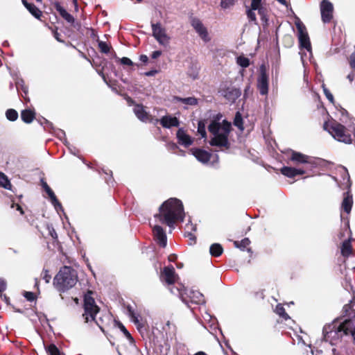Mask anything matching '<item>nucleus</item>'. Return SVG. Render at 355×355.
I'll return each instance as SVG.
<instances>
[{
	"label": "nucleus",
	"mask_w": 355,
	"mask_h": 355,
	"mask_svg": "<svg viewBox=\"0 0 355 355\" xmlns=\"http://www.w3.org/2000/svg\"><path fill=\"white\" fill-rule=\"evenodd\" d=\"M159 211V214L154 216L155 219L167 225L171 229L175 228L176 222H182L185 216L182 202L176 198H171L164 202Z\"/></svg>",
	"instance_id": "1"
},
{
	"label": "nucleus",
	"mask_w": 355,
	"mask_h": 355,
	"mask_svg": "<svg viewBox=\"0 0 355 355\" xmlns=\"http://www.w3.org/2000/svg\"><path fill=\"white\" fill-rule=\"evenodd\" d=\"M324 129L327 131L336 140L347 144H351L353 141L352 133L355 137V125L354 121L352 125L346 128L345 125L336 121H329L324 123Z\"/></svg>",
	"instance_id": "2"
},
{
	"label": "nucleus",
	"mask_w": 355,
	"mask_h": 355,
	"mask_svg": "<svg viewBox=\"0 0 355 355\" xmlns=\"http://www.w3.org/2000/svg\"><path fill=\"white\" fill-rule=\"evenodd\" d=\"M230 129L231 124L226 121H223L222 123L212 121L208 126L209 131L213 135L210 144L218 147L227 146Z\"/></svg>",
	"instance_id": "3"
},
{
	"label": "nucleus",
	"mask_w": 355,
	"mask_h": 355,
	"mask_svg": "<svg viewBox=\"0 0 355 355\" xmlns=\"http://www.w3.org/2000/svg\"><path fill=\"white\" fill-rule=\"evenodd\" d=\"M78 282L76 271L69 266L61 268L53 279V285L60 292L73 287Z\"/></svg>",
	"instance_id": "4"
},
{
	"label": "nucleus",
	"mask_w": 355,
	"mask_h": 355,
	"mask_svg": "<svg viewBox=\"0 0 355 355\" xmlns=\"http://www.w3.org/2000/svg\"><path fill=\"white\" fill-rule=\"evenodd\" d=\"M323 340L331 345H336L344 336L343 329L338 320L324 325L322 330Z\"/></svg>",
	"instance_id": "5"
},
{
	"label": "nucleus",
	"mask_w": 355,
	"mask_h": 355,
	"mask_svg": "<svg viewBox=\"0 0 355 355\" xmlns=\"http://www.w3.org/2000/svg\"><path fill=\"white\" fill-rule=\"evenodd\" d=\"M170 290L173 294L180 295L182 302L187 304L189 303L202 304L205 303L203 295L198 291L187 290L184 288L175 286L171 287Z\"/></svg>",
	"instance_id": "6"
},
{
	"label": "nucleus",
	"mask_w": 355,
	"mask_h": 355,
	"mask_svg": "<svg viewBox=\"0 0 355 355\" xmlns=\"http://www.w3.org/2000/svg\"><path fill=\"white\" fill-rule=\"evenodd\" d=\"M92 292L89 291L85 295L84 298V310L83 317L85 322H89L95 320L96 314L99 312V308L96 304L94 298L91 296Z\"/></svg>",
	"instance_id": "7"
},
{
	"label": "nucleus",
	"mask_w": 355,
	"mask_h": 355,
	"mask_svg": "<svg viewBox=\"0 0 355 355\" xmlns=\"http://www.w3.org/2000/svg\"><path fill=\"white\" fill-rule=\"evenodd\" d=\"M152 35L156 41L163 46H168L171 42V37L167 34L166 29L160 22H151Z\"/></svg>",
	"instance_id": "8"
},
{
	"label": "nucleus",
	"mask_w": 355,
	"mask_h": 355,
	"mask_svg": "<svg viewBox=\"0 0 355 355\" xmlns=\"http://www.w3.org/2000/svg\"><path fill=\"white\" fill-rule=\"evenodd\" d=\"M296 26L300 47L311 53V45L305 26L300 23L297 24Z\"/></svg>",
	"instance_id": "9"
},
{
	"label": "nucleus",
	"mask_w": 355,
	"mask_h": 355,
	"mask_svg": "<svg viewBox=\"0 0 355 355\" xmlns=\"http://www.w3.org/2000/svg\"><path fill=\"white\" fill-rule=\"evenodd\" d=\"M257 89L262 96H266L268 93V76L263 67H261L260 73L257 78Z\"/></svg>",
	"instance_id": "10"
},
{
	"label": "nucleus",
	"mask_w": 355,
	"mask_h": 355,
	"mask_svg": "<svg viewBox=\"0 0 355 355\" xmlns=\"http://www.w3.org/2000/svg\"><path fill=\"white\" fill-rule=\"evenodd\" d=\"M320 12L324 23H329L333 18L334 6L328 0H322L320 3Z\"/></svg>",
	"instance_id": "11"
},
{
	"label": "nucleus",
	"mask_w": 355,
	"mask_h": 355,
	"mask_svg": "<svg viewBox=\"0 0 355 355\" xmlns=\"http://www.w3.org/2000/svg\"><path fill=\"white\" fill-rule=\"evenodd\" d=\"M191 26L204 42H207L210 41L211 39L207 29L199 19H192Z\"/></svg>",
	"instance_id": "12"
},
{
	"label": "nucleus",
	"mask_w": 355,
	"mask_h": 355,
	"mask_svg": "<svg viewBox=\"0 0 355 355\" xmlns=\"http://www.w3.org/2000/svg\"><path fill=\"white\" fill-rule=\"evenodd\" d=\"M221 96H223L227 101L234 103L241 96V92L239 89L234 87H228L220 91Z\"/></svg>",
	"instance_id": "13"
},
{
	"label": "nucleus",
	"mask_w": 355,
	"mask_h": 355,
	"mask_svg": "<svg viewBox=\"0 0 355 355\" xmlns=\"http://www.w3.org/2000/svg\"><path fill=\"white\" fill-rule=\"evenodd\" d=\"M153 232L158 244L160 246L165 248L167 244V238L164 229L158 225H155L153 227Z\"/></svg>",
	"instance_id": "14"
},
{
	"label": "nucleus",
	"mask_w": 355,
	"mask_h": 355,
	"mask_svg": "<svg viewBox=\"0 0 355 355\" xmlns=\"http://www.w3.org/2000/svg\"><path fill=\"white\" fill-rule=\"evenodd\" d=\"M344 335H351L355 340V315L351 318L340 322Z\"/></svg>",
	"instance_id": "15"
},
{
	"label": "nucleus",
	"mask_w": 355,
	"mask_h": 355,
	"mask_svg": "<svg viewBox=\"0 0 355 355\" xmlns=\"http://www.w3.org/2000/svg\"><path fill=\"white\" fill-rule=\"evenodd\" d=\"M178 142L179 144L184 146H190L193 142V139L186 132L183 128H179L176 133Z\"/></svg>",
	"instance_id": "16"
},
{
	"label": "nucleus",
	"mask_w": 355,
	"mask_h": 355,
	"mask_svg": "<svg viewBox=\"0 0 355 355\" xmlns=\"http://www.w3.org/2000/svg\"><path fill=\"white\" fill-rule=\"evenodd\" d=\"M162 278L169 285L173 284L177 279L175 269L173 266L165 267L163 269Z\"/></svg>",
	"instance_id": "17"
},
{
	"label": "nucleus",
	"mask_w": 355,
	"mask_h": 355,
	"mask_svg": "<svg viewBox=\"0 0 355 355\" xmlns=\"http://www.w3.org/2000/svg\"><path fill=\"white\" fill-rule=\"evenodd\" d=\"M159 121L162 126L164 128L178 127L180 125L178 119L171 115L164 116L159 120Z\"/></svg>",
	"instance_id": "18"
},
{
	"label": "nucleus",
	"mask_w": 355,
	"mask_h": 355,
	"mask_svg": "<svg viewBox=\"0 0 355 355\" xmlns=\"http://www.w3.org/2000/svg\"><path fill=\"white\" fill-rule=\"evenodd\" d=\"M192 155L200 162L202 164H207L209 162L211 155L209 152L199 149V148H193L191 150Z\"/></svg>",
	"instance_id": "19"
},
{
	"label": "nucleus",
	"mask_w": 355,
	"mask_h": 355,
	"mask_svg": "<svg viewBox=\"0 0 355 355\" xmlns=\"http://www.w3.org/2000/svg\"><path fill=\"white\" fill-rule=\"evenodd\" d=\"M291 160L296 164H312L311 158L299 152L292 151Z\"/></svg>",
	"instance_id": "20"
},
{
	"label": "nucleus",
	"mask_w": 355,
	"mask_h": 355,
	"mask_svg": "<svg viewBox=\"0 0 355 355\" xmlns=\"http://www.w3.org/2000/svg\"><path fill=\"white\" fill-rule=\"evenodd\" d=\"M133 111L137 117L141 121L147 122L150 121V115L145 111L143 105H136Z\"/></svg>",
	"instance_id": "21"
},
{
	"label": "nucleus",
	"mask_w": 355,
	"mask_h": 355,
	"mask_svg": "<svg viewBox=\"0 0 355 355\" xmlns=\"http://www.w3.org/2000/svg\"><path fill=\"white\" fill-rule=\"evenodd\" d=\"M281 173L286 177L294 178L295 176H296L297 175L304 174L305 171L301 168H297L289 167V166H284L281 169Z\"/></svg>",
	"instance_id": "22"
},
{
	"label": "nucleus",
	"mask_w": 355,
	"mask_h": 355,
	"mask_svg": "<svg viewBox=\"0 0 355 355\" xmlns=\"http://www.w3.org/2000/svg\"><path fill=\"white\" fill-rule=\"evenodd\" d=\"M128 316L130 318V320L135 323L138 329L143 328L144 327V323L139 319L140 316L136 313L130 306L127 308Z\"/></svg>",
	"instance_id": "23"
},
{
	"label": "nucleus",
	"mask_w": 355,
	"mask_h": 355,
	"mask_svg": "<svg viewBox=\"0 0 355 355\" xmlns=\"http://www.w3.org/2000/svg\"><path fill=\"white\" fill-rule=\"evenodd\" d=\"M55 8L60 15L69 23L73 24L74 22L73 17L69 14L64 8L59 3L55 4Z\"/></svg>",
	"instance_id": "24"
},
{
	"label": "nucleus",
	"mask_w": 355,
	"mask_h": 355,
	"mask_svg": "<svg viewBox=\"0 0 355 355\" xmlns=\"http://www.w3.org/2000/svg\"><path fill=\"white\" fill-rule=\"evenodd\" d=\"M353 204L352 196L349 194V193H346V196L344 197L343 200L341 207L347 214H349L352 209Z\"/></svg>",
	"instance_id": "25"
},
{
	"label": "nucleus",
	"mask_w": 355,
	"mask_h": 355,
	"mask_svg": "<svg viewBox=\"0 0 355 355\" xmlns=\"http://www.w3.org/2000/svg\"><path fill=\"white\" fill-rule=\"evenodd\" d=\"M22 3L24 6L27 8V10L37 19H40L42 15V12L38 8H37L34 4L29 3L25 0H22Z\"/></svg>",
	"instance_id": "26"
},
{
	"label": "nucleus",
	"mask_w": 355,
	"mask_h": 355,
	"mask_svg": "<svg viewBox=\"0 0 355 355\" xmlns=\"http://www.w3.org/2000/svg\"><path fill=\"white\" fill-rule=\"evenodd\" d=\"M35 117V113L30 110H23L21 113V118L23 121L26 123H30L33 121Z\"/></svg>",
	"instance_id": "27"
},
{
	"label": "nucleus",
	"mask_w": 355,
	"mask_h": 355,
	"mask_svg": "<svg viewBox=\"0 0 355 355\" xmlns=\"http://www.w3.org/2000/svg\"><path fill=\"white\" fill-rule=\"evenodd\" d=\"M223 252V247L219 243H214L209 248V252L214 257H219Z\"/></svg>",
	"instance_id": "28"
},
{
	"label": "nucleus",
	"mask_w": 355,
	"mask_h": 355,
	"mask_svg": "<svg viewBox=\"0 0 355 355\" xmlns=\"http://www.w3.org/2000/svg\"><path fill=\"white\" fill-rule=\"evenodd\" d=\"M236 63L243 69L250 66V60L244 55H239L236 58Z\"/></svg>",
	"instance_id": "29"
},
{
	"label": "nucleus",
	"mask_w": 355,
	"mask_h": 355,
	"mask_svg": "<svg viewBox=\"0 0 355 355\" xmlns=\"http://www.w3.org/2000/svg\"><path fill=\"white\" fill-rule=\"evenodd\" d=\"M51 200L52 205L54 206L55 209L58 211L59 209L62 210V205L58 200L54 192L51 190L50 192L46 193Z\"/></svg>",
	"instance_id": "30"
},
{
	"label": "nucleus",
	"mask_w": 355,
	"mask_h": 355,
	"mask_svg": "<svg viewBox=\"0 0 355 355\" xmlns=\"http://www.w3.org/2000/svg\"><path fill=\"white\" fill-rule=\"evenodd\" d=\"M352 252V247L349 241H345L342 243L341 254L344 257H348Z\"/></svg>",
	"instance_id": "31"
},
{
	"label": "nucleus",
	"mask_w": 355,
	"mask_h": 355,
	"mask_svg": "<svg viewBox=\"0 0 355 355\" xmlns=\"http://www.w3.org/2000/svg\"><path fill=\"white\" fill-rule=\"evenodd\" d=\"M175 99L179 102H181L182 103L189 105H196L198 103V100L194 97H187V98L176 97Z\"/></svg>",
	"instance_id": "32"
},
{
	"label": "nucleus",
	"mask_w": 355,
	"mask_h": 355,
	"mask_svg": "<svg viewBox=\"0 0 355 355\" xmlns=\"http://www.w3.org/2000/svg\"><path fill=\"white\" fill-rule=\"evenodd\" d=\"M250 241L248 238H245L241 241H234V245L242 250L247 249L249 251L250 249L247 248L250 245Z\"/></svg>",
	"instance_id": "33"
},
{
	"label": "nucleus",
	"mask_w": 355,
	"mask_h": 355,
	"mask_svg": "<svg viewBox=\"0 0 355 355\" xmlns=\"http://www.w3.org/2000/svg\"><path fill=\"white\" fill-rule=\"evenodd\" d=\"M275 312L277 314H278L280 317L284 318L285 320L290 319L289 315L286 313L285 309L282 304H277L275 308Z\"/></svg>",
	"instance_id": "34"
},
{
	"label": "nucleus",
	"mask_w": 355,
	"mask_h": 355,
	"mask_svg": "<svg viewBox=\"0 0 355 355\" xmlns=\"http://www.w3.org/2000/svg\"><path fill=\"white\" fill-rule=\"evenodd\" d=\"M0 186L6 189H10L11 187L8 179L3 173H0Z\"/></svg>",
	"instance_id": "35"
},
{
	"label": "nucleus",
	"mask_w": 355,
	"mask_h": 355,
	"mask_svg": "<svg viewBox=\"0 0 355 355\" xmlns=\"http://www.w3.org/2000/svg\"><path fill=\"white\" fill-rule=\"evenodd\" d=\"M16 87L17 89H19V88H21V89L24 93V95H22V97L25 98L28 93V87L25 85L24 81L21 78L17 80Z\"/></svg>",
	"instance_id": "36"
},
{
	"label": "nucleus",
	"mask_w": 355,
	"mask_h": 355,
	"mask_svg": "<svg viewBox=\"0 0 355 355\" xmlns=\"http://www.w3.org/2000/svg\"><path fill=\"white\" fill-rule=\"evenodd\" d=\"M6 118L11 121H15L18 118V113L13 109H9L6 112Z\"/></svg>",
	"instance_id": "37"
},
{
	"label": "nucleus",
	"mask_w": 355,
	"mask_h": 355,
	"mask_svg": "<svg viewBox=\"0 0 355 355\" xmlns=\"http://www.w3.org/2000/svg\"><path fill=\"white\" fill-rule=\"evenodd\" d=\"M234 124L235 126L238 127L241 130H243V119L239 112H237L235 115Z\"/></svg>",
	"instance_id": "38"
},
{
	"label": "nucleus",
	"mask_w": 355,
	"mask_h": 355,
	"mask_svg": "<svg viewBox=\"0 0 355 355\" xmlns=\"http://www.w3.org/2000/svg\"><path fill=\"white\" fill-rule=\"evenodd\" d=\"M46 349L50 355H60L59 349L54 344L49 345Z\"/></svg>",
	"instance_id": "39"
},
{
	"label": "nucleus",
	"mask_w": 355,
	"mask_h": 355,
	"mask_svg": "<svg viewBox=\"0 0 355 355\" xmlns=\"http://www.w3.org/2000/svg\"><path fill=\"white\" fill-rule=\"evenodd\" d=\"M98 47L101 52L107 53L110 51V46L105 42L99 41Z\"/></svg>",
	"instance_id": "40"
},
{
	"label": "nucleus",
	"mask_w": 355,
	"mask_h": 355,
	"mask_svg": "<svg viewBox=\"0 0 355 355\" xmlns=\"http://www.w3.org/2000/svg\"><path fill=\"white\" fill-rule=\"evenodd\" d=\"M198 132L202 138L206 137L205 125L202 121H199L198 123Z\"/></svg>",
	"instance_id": "41"
},
{
	"label": "nucleus",
	"mask_w": 355,
	"mask_h": 355,
	"mask_svg": "<svg viewBox=\"0 0 355 355\" xmlns=\"http://www.w3.org/2000/svg\"><path fill=\"white\" fill-rule=\"evenodd\" d=\"M236 0H221L220 6L223 8H228L233 6Z\"/></svg>",
	"instance_id": "42"
},
{
	"label": "nucleus",
	"mask_w": 355,
	"mask_h": 355,
	"mask_svg": "<svg viewBox=\"0 0 355 355\" xmlns=\"http://www.w3.org/2000/svg\"><path fill=\"white\" fill-rule=\"evenodd\" d=\"M322 88H323V92H324V95L326 96L327 98L329 101V102L331 103H334V96L332 95V94L330 92V91L325 87L324 85H322Z\"/></svg>",
	"instance_id": "43"
},
{
	"label": "nucleus",
	"mask_w": 355,
	"mask_h": 355,
	"mask_svg": "<svg viewBox=\"0 0 355 355\" xmlns=\"http://www.w3.org/2000/svg\"><path fill=\"white\" fill-rule=\"evenodd\" d=\"M24 297L29 302H33L35 299V295L34 293L29 291L24 292Z\"/></svg>",
	"instance_id": "44"
},
{
	"label": "nucleus",
	"mask_w": 355,
	"mask_h": 355,
	"mask_svg": "<svg viewBox=\"0 0 355 355\" xmlns=\"http://www.w3.org/2000/svg\"><path fill=\"white\" fill-rule=\"evenodd\" d=\"M42 278L45 281L46 283H49L51 276L49 274L48 270H43L42 273Z\"/></svg>",
	"instance_id": "45"
},
{
	"label": "nucleus",
	"mask_w": 355,
	"mask_h": 355,
	"mask_svg": "<svg viewBox=\"0 0 355 355\" xmlns=\"http://www.w3.org/2000/svg\"><path fill=\"white\" fill-rule=\"evenodd\" d=\"M119 61H120L121 64H123V65H128V66L133 65V62H132V60L130 58H126V57H123V58L119 59Z\"/></svg>",
	"instance_id": "46"
},
{
	"label": "nucleus",
	"mask_w": 355,
	"mask_h": 355,
	"mask_svg": "<svg viewBox=\"0 0 355 355\" xmlns=\"http://www.w3.org/2000/svg\"><path fill=\"white\" fill-rule=\"evenodd\" d=\"M261 0H252L251 8L254 10H257L261 6Z\"/></svg>",
	"instance_id": "47"
},
{
	"label": "nucleus",
	"mask_w": 355,
	"mask_h": 355,
	"mask_svg": "<svg viewBox=\"0 0 355 355\" xmlns=\"http://www.w3.org/2000/svg\"><path fill=\"white\" fill-rule=\"evenodd\" d=\"M187 230H189L191 232H195L196 231V225H193L189 221L187 224L185 225V232L184 233H187Z\"/></svg>",
	"instance_id": "48"
},
{
	"label": "nucleus",
	"mask_w": 355,
	"mask_h": 355,
	"mask_svg": "<svg viewBox=\"0 0 355 355\" xmlns=\"http://www.w3.org/2000/svg\"><path fill=\"white\" fill-rule=\"evenodd\" d=\"M47 229L49 230V233L51 235V236L53 239H58V235H57V233H56L55 230L53 229V227L52 226L48 225L47 226Z\"/></svg>",
	"instance_id": "49"
},
{
	"label": "nucleus",
	"mask_w": 355,
	"mask_h": 355,
	"mask_svg": "<svg viewBox=\"0 0 355 355\" xmlns=\"http://www.w3.org/2000/svg\"><path fill=\"white\" fill-rule=\"evenodd\" d=\"M247 15L250 20L251 21H255L256 20V15L254 12V10L251 8V10H248L247 11Z\"/></svg>",
	"instance_id": "50"
},
{
	"label": "nucleus",
	"mask_w": 355,
	"mask_h": 355,
	"mask_svg": "<svg viewBox=\"0 0 355 355\" xmlns=\"http://www.w3.org/2000/svg\"><path fill=\"white\" fill-rule=\"evenodd\" d=\"M198 67L197 66L195 67V69L191 71H189V75L193 78V79H196L198 77Z\"/></svg>",
	"instance_id": "51"
},
{
	"label": "nucleus",
	"mask_w": 355,
	"mask_h": 355,
	"mask_svg": "<svg viewBox=\"0 0 355 355\" xmlns=\"http://www.w3.org/2000/svg\"><path fill=\"white\" fill-rule=\"evenodd\" d=\"M119 328H120L121 331L126 336L127 338L132 339V337L131 336L130 334L128 332V331L125 329V327L123 324H121Z\"/></svg>",
	"instance_id": "52"
},
{
	"label": "nucleus",
	"mask_w": 355,
	"mask_h": 355,
	"mask_svg": "<svg viewBox=\"0 0 355 355\" xmlns=\"http://www.w3.org/2000/svg\"><path fill=\"white\" fill-rule=\"evenodd\" d=\"M257 10H258V13L261 16V19L263 21H267V19L266 18L265 9L262 7H260L258 9H257Z\"/></svg>",
	"instance_id": "53"
},
{
	"label": "nucleus",
	"mask_w": 355,
	"mask_h": 355,
	"mask_svg": "<svg viewBox=\"0 0 355 355\" xmlns=\"http://www.w3.org/2000/svg\"><path fill=\"white\" fill-rule=\"evenodd\" d=\"M252 94L250 85L248 84L244 89V98H248Z\"/></svg>",
	"instance_id": "54"
},
{
	"label": "nucleus",
	"mask_w": 355,
	"mask_h": 355,
	"mask_svg": "<svg viewBox=\"0 0 355 355\" xmlns=\"http://www.w3.org/2000/svg\"><path fill=\"white\" fill-rule=\"evenodd\" d=\"M193 232L187 230V233H184V236L188 237L190 240L195 241L196 236L193 234Z\"/></svg>",
	"instance_id": "55"
},
{
	"label": "nucleus",
	"mask_w": 355,
	"mask_h": 355,
	"mask_svg": "<svg viewBox=\"0 0 355 355\" xmlns=\"http://www.w3.org/2000/svg\"><path fill=\"white\" fill-rule=\"evenodd\" d=\"M6 288V283L3 279H0V293L3 292Z\"/></svg>",
	"instance_id": "56"
},
{
	"label": "nucleus",
	"mask_w": 355,
	"mask_h": 355,
	"mask_svg": "<svg viewBox=\"0 0 355 355\" xmlns=\"http://www.w3.org/2000/svg\"><path fill=\"white\" fill-rule=\"evenodd\" d=\"M162 55L161 51H155L152 53L151 57L153 59H157Z\"/></svg>",
	"instance_id": "57"
},
{
	"label": "nucleus",
	"mask_w": 355,
	"mask_h": 355,
	"mask_svg": "<svg viewBox=\"0 0 355 355\" xmlns=\"http://www.w3.org/2000/svg\"><path fill=\"white\" fill-rule=\"evenodd\" d=\"M42 187L44 189V191L46 192V193H49L51 191V189L49 187V186L47 184L46 182H42Z\"/></svg>",
	"instance_id": "58"
},
{
	"label": "nucleus",
	"mask_w": 355,
	"mask_h": 355,
	"mask_svg": "<svg viewBox=\"0 0 355 355\" xmlns=\"http://www.w3.org/2000/svg\"><path fill=\"white\" fill-rule=\"evenodd\" d=\"M172 325V324L171 323L170 321H167L166 323V325L165 327H164V330L167 331H169L171 329V326Z\"/></svg>",
	"instance_id": "59"
},
{
	"label": "nucleus",
	"mask_w": 355,
	"mask_h": 355,
	"mask_svg": "<svg viewBox=\"0 0 355 355\" xmlns=\"http://www.w3.org/2000/svg\"><path fill=\"white\" fill-rule=\"evenodd\" d=\"M139 60L142 62H147L148 60V58L147 57V55H140L139 57Z\"/></svg>",
	"instance_id": "60"
},
{
	"label": "nucleus",
	"mask_w": 355,
	"mask_h": 355,
	"mask_svg": "<svg viewBox=\"0 0 355 355\" xmlns=\"http://www.w3.org/2000/svg\"><path fill=\"white\" fill-rule=\"evenodd\" d=\"M168 148L171 149V150H175L178 148L177 144L175 143H170V144H168Z\"/></svg>",
	"instance_id": "61"
},
{
	"label": "nucleus",
	"mask_w": 355,
	"mask_h": 355,
	"mask_svg": "<svg viewBox=\"0 0 355 355\" xmlns=\"http://www.w3.org/2000/svg\"><path fill=\"white\" fill-rule=\"evenodd\" d=\"M53 35H54V37L55 38V40L60 42H62L63 41L60 38V34L57 32V31H55L54 33H53Z\"/></svg>",
	"instance_id": "62"
},
{
	"label": "nucleus",
	"mask_w": 355,
	"mask_h": 355,
	"mask_svg": "<svg viewBox=\"0 0 355 355\" xmlns=\"http://www.w3.org/2000/svg\"><path fill=\"white\" fill-rule=\"evenodd\" d=\"M58 136L60 138V139H62V138L65 137V132L63 130H60L58 132Z\"/></svg>",
	"instance_id": "63"
},
{
	"label": "nucleus",
	"mask_w": 355,
	"mask_h": 355,
	"mask_svg": "<svg viewBox=\"0 0 355 355\" xmlns=\"http://www.w3.org/2000/svg\"><path fill=\"white\" fill-rule=\"evenodd\" d=\"M157 73V71H148L146 73V75L147 76H153L154 74H155Z\"/></svg>",
	"instance_id": "64"
}]
</instances>
